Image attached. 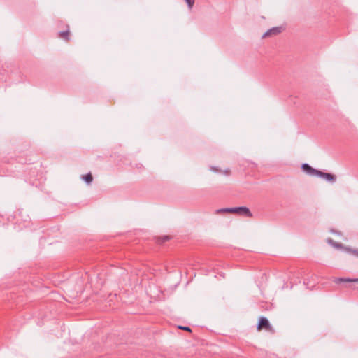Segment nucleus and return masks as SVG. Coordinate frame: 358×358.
Wrapping results in <instances>:
<instances>
[{
    "mask_svg": "<svg viewBox=\"0 0 358 358\" xmlns=\"http://www.w3.org/2000/svg\"><path fill=\"white\" fill-rule=\"evenodd\" d=\"M283 30V27L281 26L274 27L267 30L263 35L262 38H264L268 36H276L280 34Z\"/></svg>",
    "mask_w": 358,
    "mask_h": 358,
    "instance_id": "obj_3",
    "label": "nucleus"
},
{
    "mask_svg": "<svg viewBox=\"0 0 358 358\" xmlns=\"http://www.w3.org/2000/svg\"><path fill=\"white\" fill-rule=\"evenodd\" d=\"M336 283H341L343 282H354L355 284L351 286L352 289L358 290V278H337L334 280Z\"/></svg>",
    "mask_w": 358,
    "mask_h": 358,
    "instance_id": "obj_2",
    "label": "nucleus"
},
{
    "mask_svg": "<svg viewBox=\"0 0 358 358\" xmlns=\"http://www.w3.org/2000/svg\"><path fill=\"white\" fill-rule=\"evenodd\" d=\"M262 328H265L266 329H270L271 328L268 320L265 317H261L257 324L258 330L262 329Z\"/></svg>",
    "mask_w": 358,
    "mask_h": 358,
    "instance_id": "obj_6",
    "label": "nucleus"
},
{
    "mask_svg": "<svg viewBox=\"0 0 358 358\" xmlns=\"http://www.w3.org/2000/svg\"><path fill=\"white\" fill-rule=\"evenodd\" d=\"M82 179L87 183L90 184L93 180V177L90 173L82 176Z\"/></svg>",
    "mask_w": 358,
    "mask_h": 358,
    "instance_id": "obj_8",
    "label": "nucleus"
},
{
    "mask_svg": "<svg viewBox=\"0 0 358 358\" xmlns=\"http://www.w3.org/2000/svg\"><path fill=\"white\" fill-rule=\"evenodd\" d=\"M236 213L240 215H244L247 217H251L252 216V214L250 212V209L245 206L225 208L217 210V213Z\"/></svg>",
    "mask_w": 358,
    "mask_h": 358,
    "instance_id": "obj_1",
    "label": "nucleus"
},
{
    "mask_svg": "<svg viewBox=\"0 0 358 358\" xmlns=\"http://www.w3.org/2000/svg\"><path fill=\"white\" fill-rule=\"evenodd\" d=\"M179 329H183L185 331H192L190 327H186V326H179L178 327Z\"/></svg>",
    "mask_w": 358,
    "mask_h": 358,
    "instance_id": "obj_12",
    "label": "nucleus"
},
{
    "mask_svg": "<svg viewBox=\"0 0 358 358\" xmlns=\"http://www.w3.org/2000/svg\"><path fill=\"white\" fill-rule=\"evenodd\" d=\"M317 177L323 178V179L326 180L327 181L332 182V183L335 182L336 180L335 175H334L332 173L322 172L321 171H319Z\"/></svg>",
    "mask_w": 358,
    "mask_h": 358,
    "instance_id": "obj_5",
    "label": "nucleus"
},
{
    "mask_svg": "<svg viewBox=\"0 0 358 358\" xmlns=\"http://www.w3.org/2000/svg\"><path fill=\"white\" fill-rule=\"evenodd\" d=\"M331 233H333V234H338V235H340V234H341V233H340V232H338L337 231L334 230V229H331Z\"/></svg>",
    "mask_w": 358,
    "mask_h": 358,
    "instance_id": "obj_14",
    "label": "nucleus"
},
{
    "mask_svg": "<svg viewBox=\"0 0 358 358\" xmlns=\"http://www.w3.org/2000/svg\"><path fill=\"white\" fill-rule=\"evenodd\" d=\"M345 249L346 251L353 254L357 257H358V250H357V249H352V248H345Z\"/></svg>",
    "mask_w": 358,
    "mask_h": 358,
    "instance_id": "obj_10",
    "label": "nucleus"
},
{
    "mask_svg": "<svg viewBox=\"0 0 358 358\" xmlns=\"http://www.w3.org/2000/svg\"><path fill=\"white\" fill-rule=\"evenodd\" d=\"M185 1L187 4L188 8L192 9L194 3V0H185Z\"/></svg>",
    "mask_w": 358,
    "mask_h": 358,
    "instance_id": "obj_11",
    "label": "nucleus"
},
{
    "mask_svg": "<svg viewBox=\"0 0 358 358\" xmlns=\"http://www.w3.org/2000/svg\"><path fill=\"white\" fill-rule=\"evenodd\" d=\"M69 30L67 29L66 31H59V36L60 38H62L66 41H69Z\"/></svg>",
    "mask_w": 358,
    "mask_h": 358,
    "instance_id": "obj_9",
    "label": "nucleus"
},
{
    "mask_svg": "<svg viewBox=\"0 0 358 358\" xmlns=\"http://www.w3.org/2000/svg\"><path fill=\"white\" fill-rule=\"evenodd\" d=\"M210 171H214V172H220L221 171H220L217 167L215 166H211L210 167Z\"/></svg>",
    "mask_w": 358,
    "mask_h": 358,
    "instance_id": "obj_13",
    "label": "nucleus"
},
{
    "mask_svg": "<svg viewBox=\"0 0 358 358\" xmlns=\"http://www.w3.org/2000/svg\"><path fill=\"white\" fill-rule=\"evenodd\" d=\"M327 242L329 244H330L331 245H332L333 247L336 248H343V245L341 243H337V242H335L333 239L331 238H328L327 239Z\"/></svg>",
    "mask_w": 358,
    "mask_h": 358,
    "instance_id": "obj_7",
    "label": "nucleus"
},
{
    "mask_svg": "<svg viewBox=\"0 0 358 358\" xmlns=\"http://www.w3.org/2000/svg\"><path fill=\"white\" fill-rule=\"evenodd\" d=\"M301 169L303 170V171H304L305 173H306L309 176H317V174H318V172H319V170L313 168L310 165H309L307 163L302 164Z\"/></svg>",
    "mask_w": 358,
    "mask_h": 358,
    "instance_id": "obj_4",
    "label": "nucleus"
},
{
    "mask_svg": "<svg viewBox=\"0 0 358 358\" xmlns=\"http://www.w3.org/2000/svg\"><path fill=\"white\" fill-rule=\"evenodd\" d=\"M169 239V236H164L162 241L164 242V241H168Z\"/></svg>",
    "mask_w": 358,
    "mask_h": 358,
    "instance_id": "obj_15",
    "label": "nucleus"
}]
</instances>
